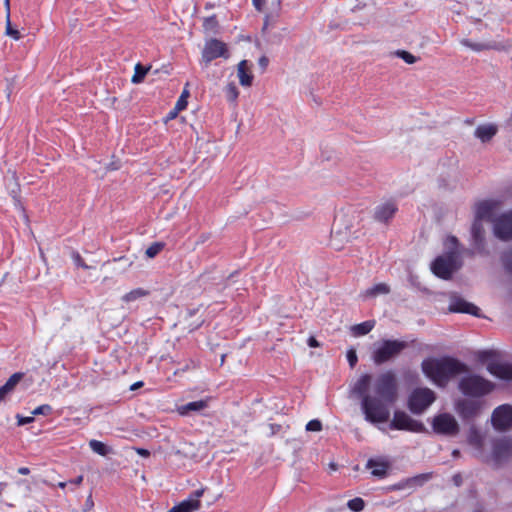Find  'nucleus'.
I'll return each mask as SVG.
<instances>
[{
  "instance_id": "nucleus-43",
  "label": "nucleus",
  "mask_w": 512,
  "mask_h": 512,
  "mask_svg": "<svg viewBox=\"0 0 512 512\" xmlns=\"http://www.w3.org/2000/svg\"><path fill=\"white\" fill-rule=\"evenodd\" d=\"M347 360L351 368H353L357 364L358 357L354 349H349L347 351Z\"/></svg>"
},
{
  "instance_id": "nucleus-60",
  "label": "nucleus",
  "mask_w": 512,
  "mask_h": 512,
  "mask_svg": "<svg viewBox=\"0 0 512 512\" xmlns=\"http://www.w3.org/2000/svg\"><path fill=\"white\" fill-rule=\"evenodd\" d=\"M139 385H141V383H137V384H135L132 388H134L135 386H136V387H139Z\"/></svg>"
},
{
  "instance_id": "nucleus-56",
  "label": "nucleus",
  "mask_w": 512,
  "mask_h": 512,
  "mask_svg": "<svg viewBox=\"0 0 512 512\" xmlns=\"http://www.w3.org/2000/svg\"><path fill=\"white\" fill-rule=\"evenodd\" d=\"M448 241H449L451 244L455 245V246L457 245V242H458V241H457V238H456V237H454V236L449 237V238H448Z\"/></svg>"
},
{
  "instance_id": "nucleus-13",
  "label": "nucleus",
  "mask_w": 512,
  "mask_h": 512,
  "mask_svg": "<svg viewBox=\"0 0 512 512\" xmlns=\"http://www.w3.org/2000/svg\"><path fill=\"white\" fill-rule=\"evenodd\" d=\"M252 3L257 11L265 13L263 29L275 24L280 17L281 0H273L271 7L267 10L265 9V0H252Z\"/></svg>"
},
{
  "instance_id": "nucleus-5",
  "label": "nucleus",
  "mask_w": 512,
  "mask_h": 512,
  "mask_svg": "<svg viewBox=\"0 0 512 512\" xmlns=\"http://www.w3.org/2000/svg\"><path fill=\"white\" fill-rule=\"evenodd\" d=\"M407 347L405 341L383 340L375 345L371 358L376 365H381L400 355Z\"/></svg>"
},
{
  "instance_id": "nucleus-11",
  "label": "nucleus",
  "mask_w": 512,
  "mask_h": 512,
  "mask_svg": "<svg viewBox=\"0 0 512 512\" xmlns=\"http://www.w3.org/2000/svg\"><path fill=\"white\" fill-rule=\"evenodd\" d=\"M493 231L497 238L509 240L512 238V211L492 219Z\"/></svg>"
},
{
  "instance_id": "nucleus-33",
  "label": "nucleus",
  "mask_w": 512,
  "mask_h": 512,
  "mask_svg": "<svg viewBox=\"0 0 512 512\" xmlns=\"http://www.w3.org/2000/svg\"><path fill=\"white\" fill-rule=\"evenodd\" d=\"M24 373L17 372L10 376V378L6 381L3 387L8 391L12 392L17 384L23 379Z\"/></svg>"
},
{
  "instance_id": "nucleus-29",
  "label": "nucleus",
  "mask_w": 512,
  "mask_h": 512,
  "mask_svg": "<svg viewBox=\"0 0 512 512\" xmlns=\"http://www.w3.org/2000/svg\"><path fill=\"white\" fill-rule=\"evenodd\" d=\"M374 327L373 321H365L352 326L351 331L354 336H362L368 334Z\"/></svg>"
},
{
  "instance_id": "nucleus-51",
  "label": "nucleus",
  "mask_w": 512,
  "mask_h": 512,
  "mask_svg": "<svg viewBox=\"0 0 512 512\" xmlns=\"http://www.w3.org/2000/svg\"><path fill=\"white\" fill-rule=\"evenodd\" d=\"M214 25H216V20H215V18H213V17H212V18H208V19H206V20H205V26H206V27H208V26H211V27H212V26H214Z\"/></svg>"
},
{
  "instance_id": "nucleus-44",
  "label": "nucleus",
  "mask_w": 512,
  "mask_h": 512,
  "mask_svg": "<svg viewBox=\"0 0 512 512\" xmlns=\"http://www.w3.org/2000/svg\"><path fill=\"white\" fill-rule=\"evenodd\" d=\"M16 419H17L18 426H23V425L32 423L34 421L33 415L32 416L24 417V416H22L20 414H17L16 415Z\"/></svg>"
},
{
  "instance_id": "nucleus-40",
  "label": "nucleus",
  "mask_w": 512,
  "mask_h": 512,
  "mask_svg": "<svg viewBox=\"0 0 512 512\" xmlns=\"http://www.w3.org/2000/svg\"><path fill=\"white\" fill-rule=\"evenodd\" d=\"M52 411V408L50 405L48 404H44V405H41L37 408H35L33 411H32V415L33 417L34 416H37V415H47L49 414L50 412Z\"/></svg>"
},
{
  "instance_id": "nucleus-41",
  "label": "nucleus",
  "mask_w": 512,
  "mask_h": 512,
  "mask_svg": "<svg viewBox=\"0 0 512 512\" xmlns=\"http://www.w3.org/2000/svg\"><path fill=\"white\" fill-rule=\"evenodd\" d=\"M321 429L322 423L317 419L309 421L306 425V430L310 432H318L321 431Z\"/></svg>"
},
{
  "instance_id": "nucleus-14",
  "label": "nucleus",
  "mask_w": 512,
  "mask_h": 512,
  "mask_svg": "<svg viewBox=\"0 0 512 512\" xmlns=\"http://www.w3.org/2000/svg\"><path fill=\"white\" fill-rule=\"evenodd\" d=\"M481 406L479 401L460 399L455 404V410L463 420H471L479 415Z\"/></svg>"
},
{
  "instance_id": "nucleus-59",
  "label": "nucleus",
  "mask_w": 512,
  "mask_h": 512,
  "mask_svg": "<svg viewBox=\"0 0 512 512\" xmlns=\"http://www.w3.org/2000/svg\"><path fill=\"white\" fill-rule=\"evenodd\" d=\"M507 268L512 271V266H510L508 263H506Z\"/></svg>"
},
{
  "instance_id": "nucleus-20",
  "label": "nucleus",
  "mask_w": 512,
  "mask_h": 512,
  "mask_svg": "<svg viewBox=\"0 0 512 512\" xmlns=\"http://www.w3.org/2000/svg\"><path fill=\"white\" fill-rule=\"evenodd\" d=\"M210 398L201 399L198 401L189 402L187 404L177 407V412L181 416H187L192 412H200L206 409L209 405Z\"/></svg>"
},
{
  "instance_id": "nucleus-39",
  "label": "nucleus",
  "mask_w": 512,
  "mask_h": 512,
  "mask_svg": "<svg viewBox=\"0 0 512 512\" xmlns=\"http://www.w3.org/2000/svg\"><path fill=\"white\" fill-rule=\"evenodd\" d=\"M162 248L163 244L154 243L146 249L145 254L148 258H153L162 250Z\"/></svg>"
},
{
  "instance_id": "nucleus-48",
  "label": "nucleus",
  "mask_w": 512,
  "mask_h": 512,
  "mask_svg": "<svg viewBox=\"0 0 512 512\" xmlns=\"http://www.w3.org/2000/svg\"><path fill=\"white\" fill-rule=\"evenodd\" d=\"M452 481L456 486H460L462 484V476L460 474H455L452 477Z\"/></svg>"
},
{
  "instance_id": "nucleus-50",
  "label": "nucleus",
  "mask_w": 512,
  "mask_h": 512,
  "mask_svg": "<svg viewBox=\"0 0 512 512\" xmlns=\"http://www.w3.org/2000/svg\"><path fill=\"white\" fill-rule=\"evenodd\" d=\"M3 386L0 387V402L5 399V397L9 394Z\"/></svg>"
},
{
  "instance_id": "nucleus-57",
  "label": "nucleus",
  "mask_w": 512,
  "mask_h": 512,
  "mask_svg": "<svg viewBox=\"0 0 512 512\" xmlns=\"http://www.w3.org/2000/svg\"><path fill=\"white\" fill-rule=\"evenodd\" d=\"M66 484H67L66 482H59V483H58V487H60V488H62V489H63V488H65V487H66Z\"/></svg>"
},
{
  "instance_id": "nucleus-58",
  "label": "nucleus",
  "mask_w": 512,
  "mask_h": 512,
  "mask_svg": "<svg viewBox=\"0 0 512 512\" xmlns=\"http://www.w3.org/2000/svg\"><path fill=\"white\" fill-rule=\"evenodd\" d=\"M459 454H460V451H459V450H454V451L452 452V455H453L454 457H458V456H459Z\"/></svg>"
},
{
  "instance_id": "nucleus-17",
  "label": "nucleus",
  "mask_w": 512,
  "mask_h": 512,
  "mask_svg": "<svg viewBox=\"0 0 512 512\" xmlns=\"http://www.w3.org/2000/svg\"><path fill=\"white\" fill-rule=\"evenodd\" d=\"M204 490H196L188 499L180 502L172 507L168 512H194L200 508L199 498L203 495Z\"/></svg>"
},
{
  "instance_id": "nucleus-9",
  "label": "nucleus",
  "mask_w": 512,
  "mask_h": 512,
  "mask_svg": "<svg viewBox=\"0 0 512 512\" xmlns=\"http://www.w3.org/2000/svg\"><path fill=\"white\" fill-rule=\"evenodd\" d=\"M432 428L437 434L446 436H456L460 429L455 417L449 413L436 415L432 421Z\"/></svg>"
},
{
  "instance_id": "nucleus-27",
  "label": "nucleus",
  "mask_w": 512,
  "mask_h": 512,
  "mask_svg": "<svg viewBox=\"0 0 512 512\" xmlns=\"http://www.w3.org/2000/svg\"><path fill=\"white\" fill-rule=\"evenodd\" d=\"M461 45L475 51V52H481L485 50L494 49L495 46L489 43H480V42H473L469 39H462L460 41Z\"/></svg>"
},
{
  "instance_id": "nucleus-32",
  "label": "nucleus",
  "mask_w": 512,
  "mask_h": 512,
  "mask_svg": "<svg viewBox=\"0 0 512 512\" xmlns=\"http://www.w3.org/2000/svg\"><path fill=\"white\" fill-rule=\"evenodd\" d=\"M510 450L511 443L509 441L503 440L495 444L493 453L496 458H500L502 456L508 455Z\"/></svg>"
},
{
  "instance_id": "nucleus-30",
  "label": "nucleus",
  "mask_w": 512,
  "mask_h": 512,
  "mask_svg": "<svg viewBox=\"0 0 512 512\" xmlns=\"http://www.w3.org/2000/svg\"><path fill=\"white\" fill-rule=\"evenodd\" d=\"M89 446L93 452L101 456H106L113 452L112 448L108 447L106 444L98 440H91L89 442Z\"/></svg>"
},
{
  "instance_id": "nucleus-49",
  "label": "nucleus",
  "mask_w": 512,
  "mask_h": 512,
  "mask_svg": "<svg viewBox=\"0 0 512 512\" xmlns=\"http://www.w3.org/2000/svg\"><path fill=\"white\" fill-rule=\"evenodd\" d=\"M136 452L142 457H148L150 455V452L147 449L143 448H137Z\"/></svg>"
},
{
  "instance_id": "nucleus-53",
  "label": "nucleus",
  "mask_w": 512,
  "mask_h": 512,
  "mask_svg": "<svg viewBox=\"0 0 512 512\" xmlns=\"http://www.w3.org/2000/svg\"><path fill=\"white\" fill-rule=\"evenodd\" d=\"M6 16H10V0H4Z\"/></svg>"
},
{
  "instance_id": "nucleus-46",
  "label": "nucleus",
  "mask_w": 512,
  "mask_h": 512,
  "mask_svg": "<svg viewBox=\"0 0 512 512\" xmlns=\"http://www.w3.org/2000/svg\"><path fill=\"white\" fill-rule=\"evenodd\" d=\"M268 63H269V60L266 56H262L260 59H259V66L265 70L268 66Z\"/></svg>"
},
{
  "instance_id": "nucleus-6",
  "label": "nucleus",
  "mask_w": 512,
  "mask_h": 512,
  "mask_svg": "<svg viewBox=\"0 0 512 512\" xmlns=\"http://www.w3.org/2000/svg\"><path fill=\"white\" fill-rule=\"evenodd\" d=\"M458 388L464 395L481 397L493 391L494 384L479 375H467L461 378Z\"/></svg>"
},
{
  "instance_id": "nucleus-52",
  "label": "nucleus",
  "mask_w": 512,
  "mask_h": 512,
  "mask_svg": "<svg viewBox=\"0 0 512 512\" xmlns=\"http://www.w3.org/2000/svg\"><path fill=\"white\" fill-rule=\"evenodd\" d=\"M82 481H83V476L79 475L75 479L71 480L70 483L75 484V485H80L82 483Z\"/></svg>"
},
{
  "instance_id": "nucleus-12",
  "label": "nucleus",
  "mask_w": 512,
  "mask_h": 512,
  "mask_svg": "<svg viewBox=\"0 0 512 512\" xmlns=\"http://www.w3.org/2000/svg\"><path fill=\"white\" fill-rule=\"evenodd\" d=\"M495 429L505 431L512 427V406L503 404L497 407L491 417Z\"/></svg>"
},
{
  "instance_id": "nucleus-34",
  "label": "nucleus",
  "mask_w": 512,
  "mask_h": 512,
  "mask_svg": "<svg viewBox=\"0 0 512 512\" xmlns=\"http://www.w3.org/2000/svg\"><path fill=\"white\" fill-rule=\"evenodd\" d=\"M5 18H6L5 35L13 38L14 40H19L21 38V34H20L19 30L15 29L12 26L10 16H6Z\"/></svg>"
},
{
  "instance_id": "nucleus-21",
  "label": "nucleus",
  "mask_w": 512,
  "mask_h": 512,
  "mask_svg": "<svg viewBox=\"0 0 512 512\" xmlns=\"http://www.w3.org/2000/svg\"><path fill=\"white\" fill-rule=\"evenodd\" d=\"M432 478V473H423L416 475L411 478H407L404 481L397 484L395 487L397 489H404V488H415L420 487L427 481H429Z\"/></svg>"
},
{
  "instance_id": "nucleus-23",
  "label": "nucleus",
  "mask_w": 512,
  "mask_h": 512,
  "mask_svg": "<svg viewBox=\"0 0 512 512\" xmlns=\"http://www.w3.org/2000/svg\"><path fill=\"white\" fill-rule=\"evenodd\" d=\"M366 467L371 470V474L373 476L382 478L386 476L389 464L386 461L369 459L367 461Z\"/></svg>"
},
{
  "instance_id": "nucleus-16",
  "label": "nucleus",
  "mask_w": 512,
  "mask_h": 512,
  "mask_svg": "<svg viewBox=\"0 0 512 512\" xmlns=\"http://www.w3.org/2000/svg\"><path fill=\"white\" fill-rule=\"evenodd\" d=\"M448 310L454 313H467L474 316H479V308L467 302L465 299L457 295H451Z\"/></svg>"
},
{
  "instance_id": "nucleus-18",
  "label": "nucleus",
  "mask_w": 512,
  "mask_h": 512,
  "mask_svg": "<svg viewBox=\"0 0 512 512\" xmlns=\"http://www.w3.org/2000/svg\"><path fill=\"white\" fill-rule=\"evenodd\" d=\"M397 210L398 207L394 201H386L375 208L374 219L381 223H387L394 217Z\"/></svg>"
},
{
  "instance_id": "nucleus-15",
  "label": "nucleus",
  "mask_w": 512,
  "mask_h": 512,
  "mask_svg": "<svg viewBox=\"0 0 512 512\" xmlns=\"http://www.w3.org/2000/svg\"><path fill=\"white\" fill-rule=\"evenodd\" d=\"M218 57H228L226 44L220 40L211 39L205 44L202 52V59L206 63H210Z\"/></svg>"
},
{
  "instance_id": "nucleus-10",
  "label": "nucleus",
  "mask_w": 512,
  "mask_h": 512,
  "mask_svg": "<svg viewBox=\"0 0 512 512\" xmlns=\"http://www.w3.org/2000/svg\"><path fill=\"white\" fill-rule=\"evenodd\" d=\"M390 428L412 432H422L425 429L422 423L412 419L403 411L394 412L393 419L390 422Z\"/></svg>"
},
{
  "instance_id": "nucleus-38",
  "label": "nucleus",
  "mask_w": 512,
  "mask_h": 512,
  "mask_svg": "<svg viewBox=\"0 0 512 512\" xmlns=\"http://www.w3.org/2000/svg\"><path fill=\"white\" fill-rule=\"evenodd\" d=\"M189 97V91L184 89L179 99L176 102V110H184L187 107V98Z\"/></svg>"
},
{
  "instance_id": "nucleus-19",
  "label": "nucleus",
  "mask_w": 512,
  "mask_h": 512,
  "mask_svg": "<svg viewBox=\"0 0 512 512\" xmlns=\"http://www.w3.org/2000/svg\"><path fill=\"white\" fill-rule=\"evenodd\" d=\"M487 370L495 377L502 380H512V365L501 361H491Z\"/></svg>"
},
{
  "instance_id": "nucleus-45",
  "label": "nucleus",
  "mask_w": 512,
  "mask_h": 512,
  "mask_svg": "<svg viewBox=\"0 0 512 512\" xmlns=\"http://www.w3.org/2000/svg\"><path fill=\"white\" fill-rule=\"evenodd\" d=\"M180 111L181 110H176V107H174V109L171 110L169 112V114L167 115V118H166L165 122H168L169 120H172V119L176 118Z\"/></svg>"
},
{
  "instance_id": "nucleus-42",
  "label": "nucleus",
  "mask_w": 512,
  "mask_h": 512,
  "mask_svg": "<svg viewBox=\"0 0 512 512\" xmlns=\"http://www.w3.org/2000/svg\"><path fill=\"white\" fill-rule=\"evenodd\" d=\"M72 259L74 261V263L78 266V267H81L83 269H89L91 268L90 266H88L83 258L81 257V255L78 253V252H73L72 253Z\"/></svg>"
},
{
  "instance_id": "nucleus-2",
  "label": "nucleus",
  "mask_w": 512,
  "mask_h": 512,
  "mask_svg": "<svg viewBox=\"0 0 512 512\" xmlns=\"http://www.w3.org/2000/svg\"><path fill=\"white\" fill-rule=\"evenodd\" d=\"M424 374L439 386H444L453 377L468 371L466 364L451 357L426 359L422 362Z\"/></svg>"
},
{
  "instance_id": "nucleus-26",
  "label": "nucleus",
  "mask_w": 512,
  "mask_h": 512,
  "mask_svg": "<svg viewBox=\"0 0 512 512\" xmlns=\"http://www.w3.org/2000/svg\"><path fill=\"white\" fill-rule=\"evenodd\" d=\"M389 292H390V288L387 284L378 283V284L374 285L373 287L367 289L363 293V297L364 298H375L379 295L388 294Z\"/></svg>"
},
{
  "instance_id": "nucleus-31",
  "label": "nucleus",
  "mask_w": 512,
  "mask_h": 512,
  "mask_svg": "<svg viewBox=\"0 0 512 512\" xmlns=\"http://www.w3.org/2000/svg\"><path fill=\"white\" fill-rule=\"evenodd\" d=\"M148 294H149V292L147 290L142 289V288H136V289L126 293L125 295H123L121 299L123 302L129 303L132 301H136L139 298L145 297Z\"/></svg>"
},
{
  "instance_id": "nucleus-24",
  "label": "nucleus",
  "mask_w": 512,
  "mask_h": 512,
  "mask_svg": "<svg viewBox=\"0 0 512 512\" xmlns=\"http://www.w3.org/2000/svg\"><path fill=\"white\" fill-rule=\"evenodd\" d=\"M237 74L239 77L240 84L244 87H250L253 81V75L249 71L248 62L246 60H242L238 64Z\"/></svg>"
},
{
  "instance_id": "nucleus-35",
  "label": "nucleus",
  "mask_w": 512,
  "mask_h": 512,
  "mask_svg": "<svg viewBox=\"0 0 512 512\" xmlns=\"http://www.w3.org/2000/svg\"><path fill=\"white\" fill-rule=\"evenodd\" d=\"M348 508L353 512H360L365 507V502L362 498L356 497L348 501Z\"/></svg>"
},
{
  "instance_id": "nucleus-36",
  "label": "nucleus",
  "mask_w": 512,
  "mask_h": 512,
  "mask_svg": "<svg viewBox=\"0 0 512 512\" xmlns=\"http://www.w3.org/2000/svg\"><path fill=\"white\" fill-rule=\"evenodd\" d=\"M395 55L404 60L407 64H414L418 60L416 56L406 50H397Z\"/></svg>"
},
{
  "instance_id": "nucleus-37",
  "label": "nucleus",
  "mask_w": 512,
  "mask_h": 512,
  "mask_svg": "<svg viewBox=\"0 0 512 512\" xmlns=\"http://www.w3.org/2000/svg\"><path fill=\"white\" fill-rule=\"evenodd\" d=\"M225 90H226L227 99L231 102L236 101V99L238 98V95H239L236 85L234 83H229L226 86Z\"/></svg>"
},
{
  "instance_id": "nucleus-22",
  "label": "nucleus",
  "mask_w": 512,
  "mask_h": 512,
  "mask_svg": "<svg viewBox=\"0 0 512 512\" xmlns=\"http://www.w3.org/2000/svg\"><path fill=\"white\" fill-rule=\"evenodd\" d=\"M497 133V126L494 124L479 125L474 132L476 138L482 142L490 141Z\"/></svg>"
},
{
  "instance_id": "nucleus-7",
  "label": "nucleus",
  "mask_w": 512,
  "mask_h": 512,
  "mask_svg": "<svg viewBox=\"0 0 512 512\" xmlns=\"http://www.w3.org/2000/svg\"><path fill=\"white\" fill-rule=\"evenodd\" d=\"M461 266L459 255L456 251H451L445 255L437 257L431 264L432 272L439 278L448 280L453 273Z\"/></svg>"
},
{
  "instance_id": "nucleus-55",
  "label": "nucleus",
  "mask_w": 512,
  "mask_h": 512,
  "mask_svg": "<svg viewBox=\"0 0 512 512\" xmlns=\"http://www.w3.org/2000/svg\"><path fill=\"white\" fill-rule=\"evenodd\" d=\"M281 428L280 425H277V424H271L270 425V429H271V434H275L277 431H279Z\"/></svg>"
},
{
  "instance_id": "nucleus-28",
  "label": "nucleus",
  "mask_w": 512,
  "mask_h": 512,
  "mask_svg": "<svg viewBox=\"0 0 512 512\" xmlns=\"http://www.w3.org/2000/svg\"><path fill=\"white\" fill-rule=\"evenodd\" d=\"M151 69V66H143L141 63H137L134 68V75L132 76L131 82L133 84H139L143 82L146 74Z\"/></svg>"
},
{
  "instance_id": "nucleus-25",
  "label": "nucleus",
  "mask_w": 512,
  "mask_h": 512,
  "mask_svg": "<svg viewBox=\"0 0 512 512\" xmlns=\"http://www.w3.org/2000/svg\"><path fill=\"white\" fill-rule=\"evenodd\" d=\"M467 441L468 443L477 448V449H481L482 446H483V436L481 434V432L477 429V427L475 425H471L469 427V430H468V435H467Z\"/></svg>"
},
{
  "instance_id": "nucleus-4",
  "label": "nucleus",
  "mask_w": 512,
  "mask_h": 512,
  "mask_svg": "<svg viewBox=\"0 0 512 512\" xmlns=\"http://www.w3.org/2000/svg\"><path fill=\"white\" fill-rule=\"evenodd\" d=\"M356 232L344 216L336 217L331 231L330 246L337 251L342 250L347 243L356 238Z\"/></svg>"
},
{
  "instance_id": "nucleus-1",
  "label": "nucleus",
  "mask_w": 512,
  "mask_h": 512,
  "mask_svg": "<svg viewBox=\"0 0 512 512\" xmlns=\"http://www.w3.org/2000/svg\"><path fill=\"white\" fill-rule=\"evenodd\" d=\"M352 392L361 397V409L366 421L372 424L387 422L390 407L398 399L396 375L386 371L372 383V376L363 374L353 385Z\"/></svg>"
},
{
  "instance_id": "nucleus-3",
  "label": "nucleus",
  "mask_w": 512,
  "mask_h": 512,
  "mask_svg": "<svg viewBox=\"0 0 512 512\" xmlns=\"http://www.w3.org/2000/svg\"><path fill=\"white\" fill-rule=\"evenodd\" d=\"M496 207L497 203L494 201H484L477 206L476 217L472 224L471 232L474 245L478 250H483L484 248L485 229L482 221L485 219L491 220Z\"/></svg>"
},
{
  "instance_id": "nucleus-54",
  "label": "nucleus",
  "mask_w": 512,
  "mask_h": 512,
  "mask_svg": "<svg viewBox=\"0 0 512 512\" xmlns=\"http://www.w3.org/2000/svg\"><path fill=\"white\" fill-rule=\"evenodd\" d=\"M18 473L21 475H28L30 473V470L27 467H20L18 469Z\"/></svg>"
},
{
  "instance_id": "nucleus-8",
  "label": "nucleus",
  "mask_w": 512,
  "mask_h": 512,
  "mask_svg": "<svg viewBox=\"0 0 512 512\" xmlns=\"http://www.w3.org/2000/svg\"><path fill=\"white\" fill-rule=\"evenodd\" d=\"M436 399L434 391L429 388H416L408 399V408L414 414L423 413Z\"/></svg>"
},
{
  "instance_id": "nucleus-47",
  "label": "nucleus",
  "mask_w": 512,
  "mask_h": 512,
  "mask_svg": "<svg viewBox=\"0 0 512 512\" xmlns=\"http://www.w3.org/2000/svg\"><path fill=\"white\" fill-rule=\"evenodd\" d=\"M308 345H309L310 347H319V346H320V344H319V342L317 341V339H316L315 337H313V336L309 337V339H308Z\"/></svg>"
}]
</instances>
